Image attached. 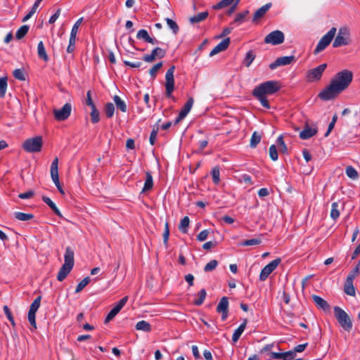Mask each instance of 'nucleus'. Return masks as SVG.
Returning a JSON list of instances; mask_svg holds the SVG:
<instances>
[{
  "instance_id": "nucleus-1",
  "label": "nucleus",
  "mask_w": 360,
  "mask_h": 360,
  "mask_svg": "<svg viewBox=\"0 0 360 360\" xmlns=\"http://www.w3.org/2000/svg\"><path fill=\"white\" fill-rule=\"evenodd\" d=\"M353 79V73L343 70L335 75L329 85L319 92L318 96L322 101H330L336 98L350 85Z\"/></svg>"
},
{
  "instance_id": "nucleus-2",
  "label": "nucleus",
  "mask_w": 360,
  "mask_h": 360,
  "mask_svg": "<svg viewBox=\"0 0 360 360\" xmlns=\"http://www.w3.org/2000/svg\"><path fill=\"white\" fill-rule=\"evenodd\" d=\"M281 88V84L278 81L269 80L261 83L252 90V96L261 103L262 105L270 109L271 106L266 98L267 95H272L278 92Z\"/></svg>"
},
{
  "instance_id": "nucleus-3",
  "label": "nucleus",
  "mask_w": 360,
  "mask_h": 360,
  "mask_svg": "<svg viewBox=\"0 0 360 360\" xmlns=\"http://www.w3.org/2000/svg\"><path fill=\"white\" fill-rule=\"evenodd\" d=\"M335 317L340 326L347 332H349L352 328V321L349 316L340 307H335L334 309Z\"/></svg>"
},
{
  "instance_id": "nucleus-4",
  "label": "nucleus",
  "mask_w": 360,
  "mask_h": 360,
  "mask_svg": "<svg viewBox=\"0 0 360 360\" xmlns=\"http://www.w3.org/2000/svg\"><path fill=\"white\" fill-rule=\"evenodd\" d=\"M43 146L42 137L37 136L26 139L22 143V148L27 153H38Z\"/></svg>"
},
{
  "instance_id": "nucleus-5",
  "label": "nucleus",
  "mask_w": 360,
  "mask_h": 360,
  "mask_svg": "<svg viewBox=\"0 0 360 360\" xmlns=\"http://www.w3.org/2000/svg\"><path fill=\"white\" fill-rule=\"evenodd\" d=\"M351 43L350 31L347 27H341L333 43L334 48L349 45Z\"/></svg>"
},
{
  "instance_id": "nucleus-6",
  "label": "nucleus",
  "mask_w": 360,
  "mask_h": 360,
  "mask_svg": "<svg viewBox=\"0 0 360 360\" xmlns=\"http://www.w3.org/2000/svg\"><path fill=\"white\" fill-rule=\"evenodd\" d=\"M336 28L332 27L325 35L321 37L314 51V55H317L323 51L330 44L336 34Z\"/></svg>"
},
{
  "instance_id": "nucleus-7",
  "label": "nucleus",
  "mask_w": 360,
  "mask_h": 360,
  "mask_svg": "<svg viewBox=\"0 0 360 360\" xmlns=\"http://www.w3.org/2000/svg\"><path fill=\"white\" fill-rule=\"evenodd\" d=\"M326 68L327 64L323 63L315 68L309 70L306 73V81L309 83L319 81Z\"/></svg>"
},
{
  "instance_id": "nucleus-8",
  "label": "nucleus",
  "mask_w": 360,
  "mask_h": 360,
  "mask_svg": "<svg viewBox=\"0 0 360 360\" xmlns=\"http://www.w3.org/2000/svg\"><path fill=\"white\" fill-rule=\"evenodd\" d=\"M175 66L172 65L167 71L165 75V95L168 98H172V94L174 90V72Z\"/></svg>"
},
{
  "instance_id": "nucleus-9",
  "label": "nucleus",
  "mask_w": 360,
  "mask_h": 360,
  "mask_svg": "<svg viewBox=\"0 0 360 360\" xmlns=\"http://www.w3.org/2000/svg\"><path fill=\"white\" fill-rule=\"evenodd\" d=\"M284 34L280 30H275L267 34L264 41L265 44L278 45L284 41Z\"/></svg>"
},
{
  "instance_id": "nucleus-10",
  "label": "nucleus",
  "mask_w": 360,
  "mask_h": 360,
  "mask_svg": "<svg viewBox=\"0 0 360 360\" xmlns=\"http://www.w3.org/2000/svg\"><path fill=\"white\" fill-rule=\"evenodd\" d=\"M281 259L277 258L267 265H266L261 271L259 275V279L262 281H265L268 276L277 268V266L281 264Z\"/></svg>"
},
{
  "instance_id": "nucleus-11",
  "label": "nucleus",
  "mask_w": 360,
  "mask_h": 360,
  "mask_svg": "<svg viewBox=\"0 0 360 360\" xmlns=\"http://www.w3.org/2000/svg\"><path fill=\"white\" fill-rule=\"evenodd\" d=\"M71 110V104L67 103L62 108L53 110L54 117L58 121H65L70 117Z\"/></svg>"
},
{
  "instance_id": "nucleus-12",
  "label": "nucleus",
  "mask_w": 360,
  "mask_h": 360,
  "mask_svg": "<svg viewBox=\"0 0 360 360\" xmlns=\"http://www.w3.org/2000/svg\"><path fill=\"white\" fill-rule=\"evenodd\" d=\"M167 51L160 47H155L150 54L144 55L143 60L146 63L153 62L156 58H162L165 56Z\"/></svg>"
},
{
  "instance_id": "nucleus-13",
  "label": "nucleus",
  "mask_w": 360,
  "mask_h": 360,
  "mask_svg": "<svg viewBox=\"0 0 360 360\" xmlns=\"http://www.w3.org/2000/svg\"><path fill=\"white\" fill-rule=\"evenodd\" d=\"M127 301V296L122 297L108 313L105 319V323L110 321L120 311V310L126 304Z\"/></svg>"
},
{
  "instance_id": "nucleus-14",
  "label": "nucleus",
  "mask_w": 360,
  "mask_h": 360,
  "mask_svg": "<svg viewBox=\"0 0 360 360\" xmlns=\"http://www.w3.org/2000/svg\"><path fill=\"white\" fill-rule=\"evenodd\" d=\"M217 311L218 313L221 314V320L225 321L229 314V299L227 297H223L217 307Z\"/></svg>"
},
{
  "instance_id": "nucleus-15",
  "label": "nucleus",
  "mask_w": 360,
  "mask_h": 360,
  "mask_svg": "<svg viewBox=\"0 0 360 360\" xmlns=\"http://www.w3.org/2000/svg\"><path fill=\"white\" fill-rule=\"evenodd\" d=\"M295 58L294 56L279 57L276 58L274 63H271L269 65V68L271 70H274L279 66L289 65L295 61Z\"/></svg>"
},
{
  "instance_id": "nucleus-16",
  "label": "nucleus",
  "mask_w": 360,
  "mask_h": 360,
  "mask_svg": "<svg viewBox=\"0 0 360 360\" xmlns=\"http://www.w3.org/2000/svg\"><path fill=\"white\" fill-rule=\"evenodd\" d=\"M317 132V127H311L307 122L304 126L303 130L300 133V138L303 140H307L316 135Z\"/></svg>"
},
{
  "instance_id": "nucleus-17",
  "label": "nucleus",
  "mask_w": 360,
  "mask_h": 360,
  "mask_svg": "<svg viewBox=\"0 0 360 360\" xmlns=\"http://www.w3.org/2000/svg\"><path fill=\"white\" fill-rule=\"evenodd\" d=\"M230 44V38L227 37L218 44L210 53V56L212 57L214 55L225 51Z\"/></svg>"
},
{
  "instance_id": "nucleus-18",
  "label": "nucleus",
  "mask_w": 360,
  "mask_h": 360,
  "mask_svg": "<svg viewBox=\"0 0 360 360\" xmlns=\"http://www.w3.org/2000/svg\"><path fill=\"white\" fill-rule=\"evenodd\" d=\"M354 278H355L353 275L349 274L345 283L344 291L348 295H355V288L353 285V281Z\"/></svg>"
},
{
  "instance_id": "nucleus-19",
  "label": "nucleus",
  "mask_w": 360,
  "mask_h": 360,
  "mask_svg": "<svg viewBox=\"0 0 360 360\" xmlns=\"http://www.w3.org/2000/svg\"><path fill=\"white\" fill-rule=\"evenodd\" d=\"M271 7V4L268 3V4H265L264 6H262L261 8H259V9H257L253 15L252 22H257L259 19H261L265 15V13L269 11V9Z\"/></svg>"
},
{
  "instance_id": "nucleus-20",
  "label": "nucleus",
  "mask_w": 360,
  "mask_h": 360,
  "mask_svg": "<svg viewBox=\"0 0 360 360\" xmlns=\"http://www.w3.org/2000/svg\"><path fill=\"white\" fill-rule=\"evenodd\" d=\"M311 298L319 308L321 309L323 311H327L330 309V305L322 297L316 295H313L311 296Z\"/></svg>"
},
{
  "instance_id": "nucleus-21",
  "label": "nucleus",
  "mask_w": 360,
  "mask_h": 360,
  "mask_svg": "<svg viewBox=\"0 0 360 360\" xmlns=\"http://www.w3.org/2000/svg\"><path fill=\"white\" fill-rule=\"evenodd\" d=\"M72 268L73 267L70 266H67L66 264H63L58 273V281H63V280H65L68 275L70 273Z\"/></svg>"
},
{
  "instance_id": "nucleus-22",
  "label": "nucleus",
  "mask_w": 360,
  "mask_h": 360,
  "mask_svg": "<svg viewBox=\"0 0 360 360\" xmlns=\"http://www.w3.org/2000/svg\"><path fill=\"white\" fill-rule=\"evenodd\" d=\"M65 262L64 264L73 267L74 266V251L70 247H67L65 249V253L64 256Z\"/></svg>"
},
{
  "instance_id": "nucleus-23",
  "label": "nucleus",
  "mask_w": 360,
  "mask_h": 360,
  "mask_svg": "<svg viewBox=\"0 0 360 360\" xmlns=\"http://www.w3.org/2000/svg\"><path fill=\"white\" fill-rule=\"evenodd\" d=\"M295 356V354L292 351H288L286 352L278 353V352H272L271 357L276 359H283V360H289L290 359H292Z\"/></svg>"
},
{
  "instance_id": "nucleus-24",
  "label": "nucleus",
  "mask_w": 360,
  "mask_h": 360,
  "mask_svg": "<svg viewBox=\"0 0 360 360\" xmlns=\"http://www.w3.org/2000/svg\"><path fill=\"white\" fill-rule=\"evenodd\" d=\"M153 187V179L150 172H146V181L144 183L142 193L150 191Z\"/></svg>"
},
{
  "instance_id": "nucleus-25",
  "label": "nucleus",
  "mask_w": 360,
  "mask_h": 360,
  "mask_svg": "<svg viewBox=\"0 0 360 360\" xmlns=\"http://www.w3.org/2000/svg\"><path fill=\"white\" fill-rule=\"evenodd\" d=\"M42 200L45 202L53 212L59 217H63L60 211L58 209L55 203L47 196H42Z\"/></svg>"
},
{
  "instance_id": "nucleus-26",
  "label": "nucleus",
  "mask_w": 360,
  "mask_h": 360,
  "mask_svg": "<svg viewBox=\"0 0 360 360\" xmlns=\"http://www.w3.org/2000/svg\"><path fill=\"white\" fill-rule=\"evenodd\" d=\"M209 15V13L207 11L200 13L195 15H193L189 18V22L191 24L194 25L202 21H204Z\"/></svg>"
},
{
  "instance_id": "nucleus-27",
  "label": "nucleus",
  "mask_w": 360,
  "mask_h": 360,
  "mask_svg": "<svg viewBox=\"0 0 360 360\" xmlns=\"http://www.w3.org/2000/svg\"><path fill=\"white\" fill-rule=\"evenodd\" d=\"M247 322V319H245L243 322L240 325V326L234 331L232 336V340L233 342H236L239 340L241 334L245 329Z\"/></svg>"
},
{
  "instance_id": "nucleus-28",
  "label": "nucleus",
  "mask_w": 360,
  "mask_h": 360,
  "mask_svg": "<svg viewBox=\"0 0 360 360\" xmlns=\"http://www.w3.org/2000/svg\"><path fill=\"white\" fill-rule=\"evenodd\" d=\"M37 54L40 59H42L45 62L49 60L48 55L46 52L45 47L44 46L43 41H39L37 46Z\"/></svg>"
},
{
  "instance_id": "nucleus-29",
  "label": "nucleus",
  "mask_w": 360,
  "mask_h": 360,
  "mask_svg": "<svg viewBox=\"0 0 360 360\" xmlns=\"http://www.w3.org/2000/svg\"><path fill=\"white\" fill-rule=\"evenodd\" d=\"M113 101H114V102L116 105V107L118 110H121L123 112H127V105H126L125 102L123 100H122L119 96H117V95L114 96Z\"/></svg>"
},
{
  "instance_id": "nucleus-30",
  "label": "nucleus",
  "mask_w": 360,
  "mask_h": 360,
  "mask_svg": "<svg viewBox=\"0 0 360 360\" xmlns=\"http://www.w3.org/2000/svg\"><path fill=\"white\" fill-rule=\"evenodd\" d=\"M135 328L137 330H142L144 332H150L152 329L150 324L148 322L143 320L139 321L136 324Z\"/></svg>"
},
{
  "instance_id": "nucleus-31",
  "label": "nucleus",
  "mask_w": 360,
  "mask_h": 360,
  "mask_svg": "<svg viewBox=\"0 0 360 360\" xmlns=\"http://www.w3.org/2000/svg\"><path fill=\"white\" fill-rule=\"evenodd\" d=\"M14 216L15 219H17L18 220L23 221H29L34 218V215L32 214L24 213L20 212H15Z\"/></svg>"
},
{
  "instance_id": "nucleus-32",
  "label": "nucleus",
  "mask_w": 360,
  "mask_h": 360,
  "mask_svg": "<svg viewBox=\"0 0 360 360\" xmlns=\"http://www.w3.org/2000/svg\"><path fill=\"white\" fill-rule=\"evenodd\" d=\"M212 181L214 184L217 185L220 182V167L215 166L211 172Z\"/></svg>"
},
{
  "instance_id": "nucleus-33",
  "label": "nucleus",
  "mask_w": 360,
  "mask_h": 360,
  "mask_svg": "<svg viewBox=\"0 0 360 360\" xmlns=\"http://www.w3.org/2000/svg\"><path fill=\"white\" fill-rule=\"evenodd\" d=\"M194 100L192 97H190L186 103L184 104L183 108L181 110L180 112H181L186 117V115L190 112L193 105Z\"/></svg>"
},
{
  "instance_id": "nucleus-34",
  "label": "nucleus",
  "mask_w": 360,
  "mask_h": 360,
  "mask_svg": "<svg viewBox=\"0 0 360 360\" xmlns=\"http://www.w3.org/2000/svg\"><path fill=\"white\" fill-rule=\"evenodd\" d=\"M190 219L188 217H184L179 225V229L184 233H186L188 231V227L189 226Z\"/></svg>"
},
{
  "instance_id": "nucleus-35",
  "label": "nucleus",
  "mask_w": 360,
  "mask_h": 360,
  "mask_svg": "<svg viewBox=\"0 0 360 360\" xmlns=\"http://www.w3.org/2000/svg\"><path fill=\"white\" fill-rule=\"evenodd\" d=\"M7 81L8 78L6 77L0 78V98H4L5 96L8 86Z\"/></svg>"
},
{
  "instance_id": "nucleus-36",
  "label": "nucleus",
  "mask_w": 360,
  "mask_h": 360,
  "mask_svg": "<svg viewBox=\"0 0 360 360\" xmlns=\"http://www.w3.org/2000/svg\"><path fill=\"white\" fill-rule=\"evenodd\" d=\"M262 136L257 131H254L250 139V146L252 148H255L260 142Z\"/></svg>"
},
{
  "instance_id": "nucleus-37",
  "label": "nucleus",
  "mask_w": 360,
  "mask_h": 360,
  "mask_svg": "<svg viewBox=\"0 0 360 360\" xmlns=\"http://www.w3.org/2000/svg\"><path fill=\"white\" fill-rule=\"evenodd\" d=\"M339 205L338 202H335L332 203L331 210H330V217L333 220H336L340 216V211L338 209Z\"/></svg>"
},
{
  "instance_id": "nucleus-38",
  "label": "nucleus",
  "mask_w": 360,
  "mask_h": 360,
  "mask_svg": "<svg viewBox=\"0 0 360 360\" xmlns=\"http://www.w3.org/2000/svg\"><path fill=\"white\" fill-rule=\"evenodd\" d=\"M29 26L28 25H22L21 26L17 31L15 37L17 39H22L28 32Z\"/></svg>"
},
{
  "instance_id": "nucleus-39",
  "label": "nucleus",
  "mask_w": 360,
  "mask_h": 360,
  "mask_svg": "<svg viewBox=\"0 0 360 360\" xmlns=\"http://www.w3.org/2000/svg\"><path fill=\"white\" fill-rule=\"evenodd\" d=\"M206 295V290L205 289L200 290L198 293V298L194 301V304L196 306H200L203 303Z\"/></svg>"
},
{
  "instance_id": "nucleus-40",
  "label": "nucleus",
  "mask_w": 360,
  "mask_h": 360,
  "mask_svg": "<svg viewBox=\"0 0 360 360\" xmlns=\"http://www.w3.org/2000/svg\"><path fill=\"white\" fill-rule=\"evenodd\" d=\"M57 175H58V158L56 157L51 163V176L56 177Z\"/></svg>"
},
{
  "instance_id": "nucleus-41",
  "label": "nucleus",
  "mask_w": 360,
  "mask_h": 360,
  "mask_svg": "<svg viewBox=\"0 0 360 360\" xmlns=\"http://www.w3.org/2000/svg\"><path fill=\"white\" fill-rule=\"evenodd\" d=\"M255 58V55L254 54L253 51L252 50H250L246 53V56L243 60V64L246 67H249Z\"/></svg>"
},
{
  "instance_id": "nucleus-42",
  "label": "nucleus",
  "mask_w": 360,
  "mask_h": 360,
  "mask_svg": "<svg viewBox=\"0 0 360 360\" xmlns=\"http://www.w3.org/2000/svg\"><path fill=\"white\" fill-rule=\"evenodd\" d=\"M150 37H151L148 34V32H147V30H146L144 29L140 30L136 34V38L138 39H142L145 42H147V43L149 41Z\"/></svg>"
},
{
  "instance_id": "nucleus-43",
  "label": "nucleus",
  "mask_w": 360,
  "mask_h": 360,
  "mask_svg": "<svg viewBox=\"0 0 360 360\" xmlns=\"http://www.w3.org/2000/svg\"><path fill=\"white\" fill-rule=\"evenodd\" d=\"M165 20L169 27L172 30L173 33L174 34H176L179 31V27L176 22L174 20L168 18H166Z\"/></svg>"
},
{
  "instance_id": "nucleus-44",
  "label": "nucleus",
  "mask_w": 360,
  "mask_h": 360,
  "mask_svg": "<svg viewBox=\"0 0 360 360\" xmlns=\"http://www.w3.org/2000/svg\"><path fill=\"white\" fill-rule=\"evenodd\" d=\"M105 113L108 118H111L115 112V106L112 103H108L105 106Z\"/></svg>"
},
{
  "instance_id": "nucleus-45",
  "label": "nucleus",
  "mask_w": 360,
  "mask_h": 360,
  "mask_svg": "<svg viewBox=\"0 0 360 360\" xmlns=\"http://www.w3.org/2000/svg\"><path fill=\"white\" fill-rule=\"evenodd\" d=\"M162 62H159L150 69L149 73L152 79H155L158 70L162 67Z\"/></svg>"
},
{
  "instance_id": "nucleus-46",
  "label": "nucleus",
  "mask_w": 360,
  "mask_h": 360,
  "mask_svg": "<svg viewBox=\"0 0 360 360\" xmlns=\"http://www.w3.org/2000/svg\"><path fill=\"white\" fill-rule=\"evenodd\" d=\"M90 281H91V278L89 276L84 278L77 285V286L75 289V292L78 293V292H81L89 283Z\"/></svg>"
},
{
  "instance_id": "nucleus-47",
  "label": "nucleus",
  "mask_w": 360,
  "mask_h": 360,
  "mask_svg": "<svg viewBox=\"0 0 360 360\" xmlns=\"http://www.w3.org/2000/svg\"><path fill=\"white\" fill-rule=\"evenodd\" d=\"M345 172L346 174L352 179H356L359 176L358 172L352 166H347Z\"/></svg>"
},
{
  "instance_id": "nucleus-48",
  "label": "nucleus",
  "mask_w": 360,
  "mask_h": 360,
  "mask_svg": "<svg viewBox=\"0 0 360 360\" xmlns=\"http://www.w3.org/2000/svg\"><path fill=\"white\" fill-rule=\"evenodd\" d=\"M233 0H221L217 4L213 6V8L215 10H219L223 8H225L232 4Z\"/></svg>"
},
{
  "instance_id": "nucleus-49",
  "label": "nucleus",
  "mask_w": 360,
  "mask_h": 360,
  "mask_svg": "<svg viewBox=\"0 0 360 360\" xmlns=\"http://www.w3.org/2000/svg\"><path fill=\"white\" fill-rule=\"evenodd\" d=\"M261 243L262 240L260 238H252L249 240H245L243 241L240 244L243 246H250L259 245Z\"/></svg>"
},
{
  "instance_id": "nucleus-50",
  "label": "nucleus",
  "mask_w": 360,
  "mask_h": 360,
  "mask_svg": "<svg viewBox=\"0 0 360 360\" xmlns=\"http://www.w3.org/2000/svg\"><path fill=\"white\" fill-rule=\"evenodd\" d=\"M36 312L37 311L31 310V309H29V311H28V321H29L30 323L31 324V326L34 328V329L37 328V323H36V320H35Z\"/></svg>"
},
{
  "instance_id": "nucleus-51",
  "label": "nucleus",
  "mask_w": 360,
  "mask_h": 360,
  "mask_svg": "<svg viewBox=\"0 0 360 360\" xmlns=\"http://www.w3.org/2000/svg\"><path fill=\"white\" fill-rule=\"evenodd\" d=\"M162 237H163V243H164L165 248H167L168 247V240H169V229L168 222L165 223V230H164Z\"/></svg>"
},
{
  "instance_id": "nucleus-52",
  "label": "nucleus",
  "mask_w": 360,
  "mask_h": 360,
  "mask_svg": "<svg viewBox=\"0 0 360 360\" xmlns=\"http://www.w3.org/2000/svg\"><path fill=\"white\" fill-rule=\"evenodd\" d=\"M277 144L278 145V146L280 147L279 150L281 152H282L283 153H287L288 152V148H287V146L285 145L284 141H283V136H279L277 139Z\"/></svg>"
},
{
  "instance_id": "nucleus-53",
  "label": "nucleus",
  "mask_w": 360,
  "mask_h": 360,
  "mask_svg": "<svg viewBox=\"0 0 360 360\" xmlns=\"http://www.w3.org/2000/svg\"><path fill=\"white\" fill-rule=\"evenodd\" d=\"M217 265H218V262L215 259H212L205 266L204 271L205 272L212 271L216 269Z\"/></svg>"
},
{
  "instance_id": "nucleus-54",
  "label": "nucleus",
  "mask_w": 360,
  "mask_h": 360,
  "mask_svg": "<svg viewBox=\"0 0 360 360\" xmlns=\"http://www.w3.org/2000/svg\"><path fill=\"white\" fill-rule=\"evenodd\" d=\"M83 20V18H80L79 20H77V21L75 23V25H73L72 28V30H71V33H70V37H77V32H78V28H79V26L81 25L82 22Z\"/></svg>"
},
{
  "instance_id": "nucleus-55",
  "label": "nucleus",
  "mask_w": 360,
  "mask_h": 360,
  "mask_svg": "<svg viewBox=\"0 0 360 360\" xmlns=\"http://www.w3.org/2000/svg\"><path fill=\"white\" fill-rule=\"evenodd\" d=\"M13 75L15 79L20 81H25L26 79L22 69H15L13 72Z\"/></svg>"
},
{
  "instance_id": "nucleus-56",
  "label": "nucleus",
  "mask_w": 360,
  "mask_h": 360,
  "mask_svg": "<svg viewBox=\"0 0 360 360\" xmlns=\"http://www.w3.org/2000/svg\"><path fill=\"white\" fill-rule=\"evenodd\" d=\"M41 296H38L30 307V309L37 311L40 307Z\"/></svg>"
},
{
  "instance_id": "nucleus-57",
  "label": "nucleus",
  "mask_w": 360,
  "mask_h": 360,
  "mask_svg": "<svg viewBox=\"0 0 360 360\" xmlns=\"http://www.w3.org/2000/svg\"><path fill=\"white\" fill-rule=\"evenodd\" d=\"M269 155L273 161L278 160V152L275 145H271L269 148Z\"/></svg>"
},
{
  "instance_id": "nucleus-58",
  "label": "nucleus",
  "mask_w": 360,
  "mask_h": 360,
  "mask_svg": "<svg viewBox=\"0 0 360 360\" xmlns=\"http://www.w3.org/2000/svg\"><path fill=\"white\" fill-rule=\"evenodd\" d=\"M91 115V121L92 123L95 124L99 122L100 120V113L98 110H94L90 113Z\"/></svg>"
},
{
  "instance_id": "nucleus-59",
  "label": "nucleus",
  "mask_w": 360,
  "mask_h": 360,
  "mask_svg": "<svg viewBox=\"0 0 360 360\" xmlns=\"http://www.w3.org/2000/svg\"><path fill=\"white\" fill-rule=\"evenodd\" d=\"M158 132V127H154L149 138V141L151 145H154L156 139V136Z\"/></svg>"
},
{
  "instance_id": "nucleus-60",
  "label": "nucleus",
  "mask_w": 360,
  "mask_h": 360,
  "mask_svg": "<svg viewBox=\"0 0 360 360\" xmlns=\"http://www.w3.org/2000/svg\"><path fill=\"white\" fill-rule=\"evenodd\" d=\"M75 42H76V38L70 37L69 39V45L67 48V51L68 53H72L75 48Z\"/></svg>"
},
{
  "instance_id": "nucleus-61",
  "label": "nucleus",
  "mask_w": 360,
  "mask_h": 360,
  "mask_svg": "<svg viewBox=\"0 0 360 360\" xmlns=\"http://www.w3.org/2000/svg\"><path fill=\"white\" fill-rule=\"evenodd\" d=\"M248 11H245L244 12L238 13L234 19V22H241L244 20V18L248 15Z\"/></svg>"
},
{
  "instance_id": "nucleus-62",
  "label": "nucleus",
  "mask_w": 360,
  "mask_h": 360,
  "mask_svg": "<svg viewBox=\"0 0 360 360\" xmlns=\"http://www.w3.org/2000/svg\"><path fill=\"white\" fill-rule=\"evenodd\" d=\"M51 179L53 180V181L54 182L56 186L57 187L58 190L59 191V192L61 193V194H64V191L60 184V181H59V176L57 175L56 177L55 176H51Z\"/></svg>"
},
{
  "instance_id": "nucleus-63",
  "label": "nucleus",
  "mask_w": 360,
  "mask_h": 360,
  "mask_svg": "<svg viewBox=\"0 0 360 360\" xmlns=\"http://www.w3.org/2000/svg\"><path fill=\"white\" fill-rule=\"evenodd\" d=\"M209 230H203L202 231L198 236H197V239L199 240V241H204L205 240L207 237H208V235H209Z\"/></svg>"
},
{
  "instance_id": "nucleus-64",
  "label": "nucleus",
  "mask_w": 360,
  "mask_h": 360,
  "mask_svg": "<svg viewBox=\"0 0 360 360\" xmlns=\"http://www.w3.org/2000/svg\"><path fill=\"white\" fill-rule=\"evenodd\" d=\"M34 192L33 191H28L25 193H20L18 197L21 199H29L34 196Z\"/></svg>"
}]
</instances>
